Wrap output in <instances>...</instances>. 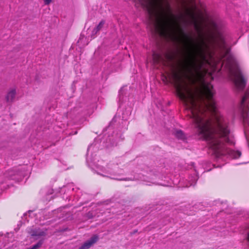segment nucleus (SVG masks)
I'll return each instance as SVG.
<instances>
[{
    "mask_svg": "<svg viewBox=\"0 0 249 249\" xmlns=\"http://www.w3.org/2000/svg\"><path fill=\"white\" fill-rule=\"evenodd\" d=\"M42 244V241H40L37 243L33 245L32 247L29 248L28 249H38L41 246Z\"/></svg>",
    "mask_w": 249,
    "mask_h": 249,
    "instance_id": "obj_9",
    "label": "nucleus"
},
{
    "mask_svg": "<svg viewBox=\"0 0 249 249\" xmlns=\"http://www.w3.org/2000/svg\"><path fill=\"white\" fill-rule=\"evenodd\" d=\"M98 239V237L97 235H94L89 240L85 242L83 245L79 248V249H89L95 243H96Z\"/></svg>",
    "mask_w": 249,
    "mask_h": 249,
    "instance_id": "obj_3",
    "label": "nucleus"
},
{
    "mask_svg": "<svg viewBox=\"0 0 249 249\" xmlns=\"http://www.w3.org/2000/svg\"><path fill=\"white\" fill-rule=\"evenodd\" d=\"M29 233L32 236L41 237L46 235V231H43L40 229H34L29 231Z\"/></svg>",
    "mask_w": 249,
    "mask_h": 249,
    "instance_id": "obj_5",
    "label": "nucleus"
},
{
    "mask_svg": "<svg viewBox=\"0 0 249 249\" xmlns=\"http://www.w3.org/2000/svg\"><path fill=\"white\" fill-rule=\"evenodd\" d=\"M53 0H43L44 3L45 5H49L52 2Z\"/></svg>",
    "mask_w": 249,
    "mask_h": 249,
    "instance_id": "obj_11",
    "label": "nucleus"
},
{
    "mask_svg": "<svg viewBox=\"0 0 249 249\" xmlns=\"http://www.w3.org/2000/svg\"><path fill=\"white\" fill-rule=\"evenodd\" d=\"M222 41L223 42V45L225 46V42H224V41L223 40V39H222Z\"/></svg>",
    "mask_w": 249,
    "mask_h": 249,
    "instance_id": "obj_12",
    "label": "nucleus"
},
{
    "mask_svg": "<svg viewBox=\"0 0 249 249\" xmlns=\"http://www.w3.org/2000/svg\"><path fill=\"white\" fill-rule=\"evenodd\" d=\"M223 65L225 64V65L229 67L231 72L233 74L234 82L236 87L238 90L243 89L246 84V80L243 77L240 71H239L238 70H236L234 72L232 71L231 67L233 63V60L232 57L230 54L229 50L228 49L226 50V54L223 57Z\"/></svg>",
    "mask_w": 249,
    "mask_h": 249,
    "instance_id": "obj_2",
    "label": "nucleus"
},
{
    "mask_svg": "<svg viewBox=\"0 0 249 249\" xmlns=\"http://www.w3.org/2000/svg\"><path fill=\"white\" fill-rule=\"evenodd\" d=\"M186 12L187 13L189 14L190 15V17H191V18H192V20H193V21L194 23V25H195V27L196 28V29L198 31L200 29V28H199V25H198L197 23V21L196 20V18H195V16L194 15V14L193 13V12H191L188 9H187L186 10Z\"/></svg>",
    "mask_w": 249,
    "mask_h": 249,
    "instance_id": "obj_6",
    "label": "nucleus"
},
{
    "mask_svg": "<svg viewBox=\"0 0 249 249\" xmlns=\"http://www.w3.org/2000/svg\"><path fill=\"white\" fill-rule=\"evenodd\" d=\"M89 148H90V147H89V148L88 149V152H89Z\"/></svg>",
    "mask_w": 249,
    "mask_h": 249,
    "instance_id": "obj_14",
    "label": "nucleus"
},
{
    "mask_svg": "<svg viewBox=\"0 0 249 249\" xmlns=\"http://www.w3.org/2000/svg\"><path fill=\"white\" fill-rule=\"evenodd\" d=\"M186 38H188V37L186 35H183Z\"/></svg>",
    "mask_w": 249,
    "mask_h": 249,
    "instance_id": "obj_13",
    "label": "nucleus"
},
{
    "mask_svg": "<svg viewBox=\"0 0 249 249\" xmlns=\"http://www.w3.org/2000/svg\"><path fill=\"white\" fill-rule=\"evenodd\" d=\"M16 89L15 88H11L8 91L5 96V99L7 102H12L16 97Z\"/></svg>",
    "mask_w": 249,
    "mask_h": 249,
    "instance_id": "obj_4",
    "label": "nucleus"
},
{
    "mask_svg": "<svg viewBox=\"0 0 249 249\" xmlns=\"http://www.w3.org/2000/svg\"><path fill=\"white\" fill-rule=\"evenodd\" d=\"M142 4L161 36L183 41L179 35L182 33L165 0H143ZM183 42L187 52L180 71L173 72L178 96L188 110L196 131H230L227 118L217 108L213 86L204 81L202 67L212 57L209 45L201 36L197 43Z\"/></svg>",
    "mask_w": 249,
    "mask_h": 249,
    "instance_id": "obj_1",
    "label": "nucleus"
},
{
    "mask_svg": "<svg viewBox=\"0 0 249 249\" xmlns=\"http://www.w3.org/2000/svg\"><path fill=\"white\" fill-rule=\"evenodd\" d=\"M175 135L176 137L179 139H184L185 135L183 132L181 130H177L175 132Z\"/></svg>",
    "mask_w": 249,
    "mask_h": 249,
    "instance_id": "obj_8",
    "label": "nucleus"
},
{
    "mask_svg": "<svg viewBox=\"0 0 249 249\" xmlns=\"http://www.w3.org/2000/svg\"><path fill=\"white\" fill-rule=\"evenodd\" d=\"M105 24V21L102 20L100 22L99 24L93 29L92 31V35L95 36L97 32H98L103 27Z\"/></svg>",
    "mask_w": 249,
    "mask_h": 249,
    "instance_id": "obj_7",
    "label": "nucleus"
},
{
    "mask_svg": "<svg viewBox=\"0 0 249 249\" xmlns=\"http://www.w3.org/2000/svg\"><path fill=\"white\" fill-rule=\"evenodd\" d=\"M153 57L154 59V61L155 62H157L158 60V59L160 58V56L155 53L153 54Z\"/></svg>",
    "mask_w": 249,
    "mask_h": 249,
    "instance_id": "obj_10",
    "label": "nucleus"
}]
</instances>
